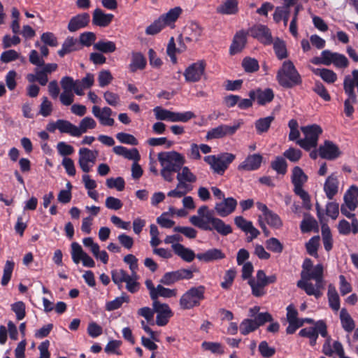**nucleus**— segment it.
Segmentation results:
<instances>
[{
    "label": "nucleus",
    "mask_w": 358,
    "mask_h": 358,
    "mask_svg": "<svg viewBox=\"0 0 358 358\" xmlns=\"http://www.w3.org/2000/svg\"><path fill=\"white\" fill-rule=\"evenodd\" d=\"M198 215H192L189 222L194 226L204 230H215L222 236H227L232 233V228L229 224L214 216V210H210L206 205L201 206L197 210Z\"/></svg>",
    "instance_id": "1"
},
{
    "label": "nucleus",
    "mask_w": 358,
    "mask_h": 358,
    "mask_svg": "<svg viewBox=\"0 0 358 358\" xmlns=\"http://www.w3.org/2000/svg\"><path fill=\"white\" fill-rule=\"evenodd\" d=\"M106 185L108 188H115L117 191H122L124 189L125 182L122 177L110 178L106 180Z\"/></svg>",
    "instance_id": "61"
},
{
    "label": "nucleus",
    "mask_w": 358,
    "mask_h": 358,
    "mask_svg": "<svg viewBox=\"0 0 358 358\" xmlns=\"http://www.w3.org/2000/svg\"><path fill=\"white\" fill-rule=\"evenodd\" d=\"M327 296L331 308L334 311H338L340 308V299L336 287L331 284L328 287Z\"/></svg>",
    "instance_id": "34"
},
{
    "label": "nucleus",
    "mask_w": 358,
    "mask_h": 358,
    "mask_svg": "<svg viewBox=\"0 0 358 358\" xmlns=\"http://www.w3.org/2000/svg\"><path fill=\"white\" fill-rule=\"evenodd\" d=\"M247 31L250 36L265 45H269L273 43L271 31L266 25L262 24H255L250 27Z\"/></svg>",
    "instance_id": "10"
},
{
    "label": "nucleus",
    "mask_w": 358,
    "mask_h": 358,
    "mask_svg": "<svg viewBox=\"0 0 358 358\" xmlns=\"http://www.w3.org/2000/svg\"><path fill=\"white\" fill-rule=\"evenodd\" d=\"M206 69V62L203 60H199L189 65L183 73L185 80L189 83H196L200 80L204 73Z\"/></svg>",
    "instance_id": "11"
},
{
    "label": "nucleus",
    "mask_w": 358,
    "mask_h": 358,
    "mask_svg": "<svg viewBox=\"0 0 358 358\" xmlns=\"http://www.w3.org/2000/svg\"><path fill=\"white\" fill-rule=\"evenodd\" d=\"M323 272L324 268L321 264L308 272L301 271V280L297 282V287L303 289L308 295L319 299L322 295V289L324 288Z\"/></svg>",
    "instance_id": "2"
},
{
    "label": "nucleus",
    "mask_w": 358,
    "mask_h": 358,
    "mask_svg": "<svg viewBox=\"0 0 358 358\" xmlns=\"http://www.w3.org/2000/svg\"><path fill=\"white\" fill-rule=\"evenodd\" d=\"M271 167L279 175H285L287 171V163L285 158L278 156L271 162Z\"/></svg>",
    "instance_id": "38"
},
{
    "label": "nucleus",
    "mask_w": 358,
    "mask_h": 358,
    "mask_svg": "<svg viewBox=\"0 0 358 358\" xmlns=\"http://www.w3.org/2000/svg\"><path fill=\"white\" fill-rule=\"evenodd\" d=\"M225 257V255L222 251L217 248H212L206 250L205 252L196 255V258L200 261L205 262H210L216 260L222 259Z\"/></svg>",
    "instance_id": "25"
},
{
    "label": "nucleus",
    "mask_w": 358,
    "mask_h": 358,
    "mask_svg": "<svg viewBox=\"0 0 358 358\" xmlns=\"http://www.w3.org/2000/svg\"><path fill=\"white\" fill-rule=\"evenodd\" d=\"M96 127V121L91 117H85L82 119L77 126V137H80L83 134L87 131L88 129H94Z\"/></svg>",
    "instance_id": "32"
},
{
    "label": "nucleus",
    "mask_w": 358,
    "mask_h": 358,
    "mask_svg": "<svg viewBox=\"0 0 358 358\" xmlns=\"http://www.w3.org/2000/svg\"><path fill=\"white\" fill-rule=\"evenodd\" d=\"M194 117H195V115L192 111H186L183 113L173 112L171 122H187Z\"/></svg>",
    "instance_id": "53"
},
{
    "label": "nucleus",
    "mask_w": 358,
    "mask_h": 358,
    "mask_svg": "<svg viewBox=\"0 0 358 358\" xmlns=\"http://www.w3.org/2000/svg\"><path fill=\"white\" fill-rule=\"evenodd\" d=\"M146 59L141 52H133L131 62L129 64L131 71L135 72L137 69H143L146 66Z\"/></svg>",
    "instance_id": "35"
},
{
    "label": "nucleus",
    "mask_w": 358,
    "mask_h": 358,
    "mask_svg": "<svg viewBox=\"0 0 358 358\" xmlns=\"http://www.w3.org/2000/svg\"><path fill=\"white\" fill-rule=\"evenodd\" d=\"M181 172L178 171L177 173V180H184L188 182H194L196 180V176L191 172L187 166H182Z\"/></svg>",
    "instance_id": "48"
},
{
    "label": "nucleus",
    "mask_w": 358,
    "mask_h": 358,
    "mask_svg": "<svg viewBox=\"0 0 358 358\" xmlns=\"http://www.w3.org/2000/svg\"><path fill=\"white\" fill-rule=\"evenodd\" d=\"M164 27L165 25L159 17L146 28L145 34L147 35H155L160 32Z\"/></svg>",
    "instance_id": "57"
},
{
    "label": "nucleus",
    "mask_w": 358,
    "mask_h": 358,
    "mask_svg": "<svg viewBox=\"0 0 358 358\" xmlns=\"http://www.w3.org/2000/svg\"><path fill=\"white\" fill-rule=\"evenodd\" d=\"M186 42H197L201 34L202 29L197 23H191L184 31Z\"/></svg>",
    "instance_id": "23"
},
{
    "label": "nucleus",
    "mask_w": 358,
    "mask_h": 358,
    "mask_svg": "<svg viewBox=\"0 0 358 358\" xmlns=\"http://www.w3.org/2000/svg\"><path fill=\"white\" fill-rule=\"evenodd\" d=\"M236 271L234 268L227 270L224 276V281L221 282L223 289H228L231 286L236 277Z\"/></svg>",
    "instance_id": "60"
},
{
    "label": "nucleus",
    "mask_w": 358,
    "mask_h": 358,
    "mask_svg": "<svg viewBox=\"0 0 358 358\" xmlns=\"http://www.w3.org/2000/svg\"><path fill=\"white\" fill-rule=\"evenodd\" d=\"M158 160L162 169L178 173L185 163L182 155L176 151L162 152L158 154Z\"/></svg>",
    "instance_id": "4"
},
{
    "label": "nucleus",
    "mask_w": 358,
    "mask_h": 358,
    "mask_svg": "<svg viewBox=\"0 0 358 358\" xmlns=\"http://www.w3.org/2000/svg\"><path fill=\"white\" fill-rule=\"evenodd\" d=\"M241 124V122H237L233 125L220 124L217 127L208 130L206 136V139L209 141L232 136L240 128Z\"/></svg>",
    "instance_id": "9"
},
{
    "label": "nucleus",
    "mask_w": 358,
    "mask_h": 358,
    "mask_svg": "<svg viewBox=\"0 0 358 358\" xmlns=\"http://www.w3.org/2000/svg\"><path fill=\"white\" fill-rule=\"evenodd\" d=\"M138 275L137 273H131L124 282L126 283V289L131 293H136L140 288V283L138 282Z\"/></svg>",
    "instance_id": "46"
},
{
    "label": "nucleus",
    "mask_w": 358,
    "mask_h": 358,
    "mask_svg": "<svg viewBox=\"0 0 358 358\" xmlns=\"http://www.w3.org/2000/svg\"><path fill=\"white\" fill-rule=\"evenodd\" d=\"M276 79L280 86L288 89L302 83L301 76L291 61L283 62L277 72Z\"/></svg>",
    "instance_id": "3"
},
{
    "label": "nucleus",
    "mask_w": 358,
    "mask_h": 358,
    "mask_svg": "<svg viewBox=\"0 0 358 358\" xmlns=\"http://www.w3.org/2000/svg\"><path fill=\"white\" fill-rule=\"evenodd\" d=\"M273 43L276 57L280 60L287 58V52L285 42L277 38L274 41H273Z\"/></svg>",
    "instance_id": "45"
},
{
    "label": "nucleus",
    "mask_w": 358,
    "mask_h": 358,
    "mask_svg": "<svg viewBox=\"0 0 358 358\" xmlns=\"http://www.w3.org/2000/svg\"><path fill=\"white\" fill-rule=\"evenodd\" d=\"M171 248L176 255L187 262H192L196 257L192 250L185 248L180 243L173 244Z\"/></svg>",
    "instance_id": "24"
},
{
    "label": "nucleus",
    "mask_w": 358,
    "mask_h": 358,
    "mask_svg": "<svg viewBox=\"0 0 358 358\" xmlns=\"http://www.w3.org/2000/svg\"><path fill=\"white\" fill-rule=\"evenodd\" d=\"M235 158V155L224 152L217 155L206 156L203 159L210 165L214 173L222 176Z\"/></svg>",
    "instance_id": "6"
},
{
    "label": "nucleus",
    "mask_w": 358,
    "mask_h": 358,
    "mask_svg": "<svg viewBox=\"0 0 358 358\" xmlns=\"http://www.w3.org/2000/svg\"><path fill=\"white\" fill-rule=\"evenodd\" d=\"M155 118L158 120H164L171 122L173 112L167 109H164L160 106H156L153 109Z\"/></svg>",
    "instance_id": "51"
},
{
    "label": "nucleus",
    "mask_w": 358,
    "mask_h": 358,
    "mask_svg": "<svg viewBox=\"0 0 358 358\" xmlns=\"http://www.w3.org/2000/svg\"><path fill=\"white\" fill-rule=\"evenodd\" d=\"M258 348L261 355L264 358H270L275 353V349L273 347H270L265 341L259 343Z\"/></svg>",
    "instance_id": "59"
},
{
    "label": "nucleus",
    "mask_w": 358,
    "mask_h": 358,
    "mask_svg": "<svg viewBox=\"0 0 358 358\" xmlns=\"http://www.w3.org/2000/svg\"><path fill=\"white\" fill-rule=\"evenodd\" d=\"M262 159L263 157L260 154L250 155L238 165V169L246 171L257 170L261 166Z\"/></svg>",
    "instance_id": "19"
},
{
    "label": "nucleus",
    "mask_w": 358,
    "mask_h": 358,
    "mask_svg": "<svg viewBox=\"0 0 358 358\" xmlns=\"http://www.w3.org/2000/svg\"><path fill=\"white\" fill-rule=\"evenodd\" d=\"M234 223L238 228L247 234L248 231L255 228L251 221L245 220L243 216L235 217Z\"/></svg>",
    "instance_id": "54"
},
{
    "label": "nucleus",
    "mask_w": 358,
    "mask_h": 358,
    "mask_svg": "<svg viewBox=\"0 0 358 358\" xmlns=\"http://www.w3.org/2000/svg\"><path fill=\"white\" fill-rule=\"evenodd\" d=\"M113 77L108 70H102L98 76L99 85L101 87L108 85L113 80Z\"/></svg>",
    "instance_id": "63"
},
{
    "label": "nucleus",
    "mask_w": 358,
    "mask_h": 358,
    "mask_svg": "<svg viewBox=\"0 0 358 358\" xmlns=\"http://www.w3.org/2000/svg\"><path fill=\"white\" fill-rule=\"evenodd\" d=\"M254 93L255 94V99H257L258 104L262 106L271 102L274 98L273 92L270 88L265 89L264 90L257 89L254 90Z\"/></svg>",
    "instance_id": "29"
},
{
    "label": "nucleus",
    "mask_w": 358,
    "mask_h": 358,
    "mask_svg": "<svg viewBox=\"0 0 358 358\" xmlns=\"http://www.w3.org/2000/svg\"><path fill=\"white\" fill-rule=\"evenodd\" d=\"M248 284L251 287L252 294L256 296L259 297L266 294L264 287L267 285L266 280V273L263 270H259L256 274V280L250 278L248 280Z\"/></svg>",
    "instance_id": "15"
},
{
    "label": "nucleus",
    "mask_w": 358,
    "mask_h": 358,
    "mask_svg": "<svg viewBox=\"0 0 358 358\" xmlns=\"http://www.w3.org/2000/svg\"><path fill=\"white\" fill-rule=\"evenodd\" d=\"M237 204V201L234 198H224L222 201L215 203V211L219 216L225 217L234 212Z\"/></svg>",
    "instance_id": "16"
},
{
    "label": "nucleus",
    "mask_w": 358,
    "mask_h": 358,
    "mask_svg": "<svg viewBox=\"0 0 358 358\" xmlns=\"http://www.w3.org/2000/svg\"><path fill=\"white\" fill-rule=\"evenodd\" d=\"M301 131L305 135L303 139H299L296 141V144L306 150H310L315 148L317 145L319 136L322 134V129L317 124L302 127Z\"/></svg>",
    "instance_id": "7"
},
{
    "label": "nucleus",
    "mask_w": 358,
    "mask_h": 358,
    "mask_svg": "<svg viewBox=\"0 0 358 358\" xmlns=\"http://www.w3.org/2000/svg\"><path fill=\"white\" fill-rule=\"evenodd\" d=\"M320 156L323 159L333 160L341 155L338 147L330 141H325L323 145L319 148Z\"/></svg>",
    "instance_id": "18"
},
{
    "label": "nucleus",
    "mask_w": 358,
    "mask_h": 358,
    "mask_svg": "<svg viewBox=\"0 0 358 358\" xmlns=\"http://www.w3.org/2000/svg\"><path fill=\"white\" fill-rule=\"evenodd\" d=\"M319 245H320V236H315L312 237L306 245L308 253L311 256L316 257L317 255V251Z\"/></svg>",
    "instance_id": "56"
},
{
    "label": "nucleus",
    "mask_w": 358,
    "mask_h": 358,
    "mask_svg": "<svg viewBox=\"0 0 358 358\" xmlns=\"http://www.w3.org/2000/svg\"><path fill=\"white\" fill-rule=\"evenodd\" d=\"M340 319L342 327L347 332H351L355 327L354 320L345 308H342L340 312Z\"/></svg>",
    "instance_id": "36"
},
{
    "label": "nucleus",
    "mask_w": 358,
    "mask_h": 358,
    "mask_svg": "<svg viewBox=\"0 0 358 358\" xmlns=\"http://www.w3.org/2000/svg\"><path fill=\"white\" fill-rule=\"evenodd\" d=\"M129 274L123 269H113L111 271V278L113 282L117 285L119 289L122 287V283L129 277Z\"/></svg>",
    "instance_id": "40"
},
{
    "label": "nucleus",
    "mask_w": 358,
    "mask_h": 358,
    "mask_svg": "<svg viewBox=\"0 0 358 358\" xmlns=\"http://www.w3.org/2000/svg\"><path fill=\"white\" fill-rule=\"evenodd\" d=\"M94 48L103 53H112L116 50V45L110 41H99L94 44Z\"/></svg>",
    "instance_id": "42"
},
{
    "label": "nucleus",
    "mask_w": 358,
    "mask_h": 358,
    "mask_svg": "<svg viewBox=\"0 0 358 358\" xmlns=\"http://www.w3.org/2000/svg\"><path fill=\"white\" fill-rule=\"evenodd\" d=\"M266 248L275 253H281L283 250L282 244L275 238H270L266 241Z\"/></svg>",
    "instance_id": "58"
},
{
    "label": "nucleus",
    "mask_w": 358,
    "mask_h": 358,
    "mask_svg": "<svg viewBox=\"0 0 358 358\" xmlns=\"http://www.w3.org/2000/svg\"><path fill=\"white\" fill-rule=\"evenodd\" d=\"M152 307L157 313L156 324L161 327L166 325L169 319L173 315L169 305L155 300L152 301Z\"/></svg>",
    "instance_id": "14"
},
{
    "label": "nucleus",
    "mask_w": 358,
    "mask_h": 358,
    "mask_svg": "<svg viewBox=\"0 0 358 358\" xmlns=\"http://www.w3.org/2000/svg\"><path fill=\"white\" fill-rule=\"evenodd\" d=\"M206 287L203 285L193 287L185 292L180 299V306L183 310H189L199 306L204 299Z\"/></svg>",
    "instance_id": "5"
},
{
    "label": "nucleus",
    "mask_w": 358,
    "mask_h": 358,
    "mask_svg": "<svg viewBox=\"0 0 358 358\" xmlns=\"http://www.w3.org/2000/svg\"><path fill=\"white\" fill-rule=\"evenodd\" d=\"M358 86V69L353 70L351 75L345 76L343 89L345 93L353 100L357 99L355 87Z\"/></svg>",
    "instance_id": "17"
},
{
    "label": "nucleus",
    "mask_w": 358,
    "mask_h": 358,
    "mask_svg": "<svg viewBox=\"0 0 358 358\" xmlns=\"http://www.w3.org/2000/svg\"><path fill=\"white\" fill-rule=\"evenodd\" d=\"M242 66L248 73L257 71L259 69L258 61L255 58L247 57L243 59Z\"/></svg>",
    "instance_id": "50"
},
{
    "label": "nucleus",
    "mask_w": 358,
    "mask_h": 358,
    "mask_svg": "<svg viewBox=\"0 0 358 358\" xmlns=\"http://www.w3.org/2000/svg\"><path fill=\"white\" fill-rule=\"evenodd\" d=\"M324 191L329 199H332L338 191V180L336 173L331 174L324 185Z\"/></svg>",
    "instance_id": "22"
},
{
    "label": "nucleus",
    "mask_w": 358,
    "mask_h": 358,
    "mask_svg": "<svg viewBox=\"0 0 358 358\" xmlns=\"http://www.w3.org/2000/svg\"><path fill=\"white\" fill-rule=\"evenodd\" d=\"M248 31L240 30L234 36L229 52L231 55H235L242 51L247 43Z\"/></svg>",
    "instance_id": "20"
},
{
    "label": "nucleus",
    "mask_w": 358,
    "mask_h": 358,
    "mask_svg": "<svg viewBox=\"0 0 358 358\" xmlns=\"http://www.w3.org/2000/svg\"><path fill=\"white\" fill-rule=\"evenodd\" d=\"M274 120V116L270 115L266 117L259 118L255 122V128L259 134L266 132Z\"/></svg>",
    "instance_id": "39"
},
{
    "label": "nucleus",
    "mask_w": 358,
    "mask_h": 358,
    "mask_svg": "<svg viewBox=\"0 0 358 358\" xmlns=\"http://www.w3.org/2000/svg\"><path fill=\"white\" fill-rule=\"evenodd\" d=\"M57 129L62 134H68L71 136L77 137V126L65 120H57Z\"/></svg>",
    "instance_id": "33"
},
{
    "label": "nucleus",
    "mask_w": 358,
    "mask_h": 358,
    "mask_svg": "<svg viewBox=\"0 0 358 358\" xmlns=\"http://www.w3.org/2000/svg\"><path fill=\"white\" fill-rule=\"evenodd\" d=\"M292 182L294 187L303 186L308 180V176L299 166H294L292 171Z\"/></svg>",
    "instance_id": "31"
},
{
    "label": "nucleus",
    "mask_w": 358,
    "mask_h": 358,
    "mask_svg": "<svg viewBox=\"0 0 358 358\" xmlns=\"http://www.w3.org/2000/svg\"><path fill=\"white\" fill-rule=\"evenodd\" d=\"M177 294L176 289H171L169 288H166L161 285H158L156 287L155 295H156V301H159L158 298L159 296L164 298H171L173 296H176Z\"/></svg>",
    "instance_id": "55"
},
{
    "label": "nucleus",
    "mask_w": 358,
    "mask_h": 358,
    "mask_svg": "<svg viewBox=\"0 0 358 358\" xmlns=\"http://www.w3.org/2000/svg\"><path fill=\"white\" fill-rule=\"evenodd\" d=\"M97 151H92L88 148H82L79 150V166L85 173L90 171L91 167L95 163Z\"/></svg>",
    "instance_id": "13"
},
{
    "label": "nucleus",
    "mask_w": 358,
    "mask_h": 358,
    "mask_svg": "<svg viewBox=\"0 0 358 358\" xmlns=\"http://www.w3.org/2000/svg\"><path fill=\"white\" fill-rule=\"evenodd\" d=\"M257 329V324L252 319H245L240 324V331L243 335H248Z\"/></svg>",
    "instance_id": "52"
},
{
    "label": "nucleus",
    "mask_w": 358,
    "mask_h": 358,
    "mask_svg": "<svg viewBox=\"0 0 358 358\" xmlns=\"http://www.w3.org/2000/svg\"><path fill=\"white\" fill-rule=\"evenodd\" d=\"M219 13L224 15H233L238 12L237 1H224L217 8Z\"/></svg>",
    "instance_id": "41"
},
{
    "label": "nucleus",
    "mask_w": 358,
    "mask_h": 358,
    "mask_svg": "<svg viewBox=\"0 0 358 358\" xmlns=\"http://www.w3.org/2000/svg\"><path fill=\"white\" fill-rule=\"evenodd\" d=\"M283 156L292 162H297L301 159L302 152L299 149L289 148L284 152Z\"/></svg>",
    "instance_id": "64"
},
{
    "label": "nucleus",
    "mask_w": 358,
    "mask_h": 358,
    "mask_svg": "<svg viewBox=\"0 0 358 358\" xmlns=\"http://www.w3.org/2000/svg\"><path fill=\"white\" fill-rule=\"evenodd\" d=\"M304 216L305 217L300 224V228L303 233L309 232L317 227V222L313 217L309 214H305Z\"/></svg>",
    "instance_id": "44"
},
{
    "label": "nucleus",
    "mask_w": 358,
    "mask_h": 358,
    "mask_svg": "<svg viewBox=\"0 0 358 358\" xmlns=\"http://www.w3.org/2000/svg\"><path fill=\"white\" fill-rule=\"evenodd\" d=\"M113 18V15L105 14L101 9L96 8L93 13L92 22L95 25L104 27L111 22Z\"/></svg>",
    "instance_id": "27"
},
{
    "label": "nucleus",
    "mask_w": 358,
    "mask_h": 358,
    "mask_svg": "<svg viewBox=\"0 0 358 358\" xmlns=\"http://www.w3.org/2000/svg\"><path fill=\"white\" fill-rule=\"evenodd\" d=\"M192 278L193 273L191 270L182 268L164 273L160 279V282L165 285H171L180 280H189Z\"/></svg>",
    "instance_id": "12"
},
{
    "label": "nucleus",
    "mask_w": 358,
    "mask_h": 358,
    "mask_svg": "<svg viewBox=\"0 0 358 358\" xmlns=\"http://www.w3.org/2000/svg\"><path fill=\"white\" fill-rule=\"evenodd\" d=\"M319 334L322 337H327V327L323 320H319L315 323V327L303 328L300 330L299 335L301 337L310 339V345L314 346L316 344Z\"/></svg>",
    "instance_id": "8"
},
{
    "label": "nucleus",
    "mask_w": 358,
    "mask_h": 358,
    "mask_svg": "<svg viewBox=\"0 0 358 358\" xmlns=\"http://www.w3.org/2000/svg\"><path fill=\"white\" fill-rule=\"evenodd\" d=\"M178 183L176 188L168 192L167 196L170 197L181 198L187 192L192 189L190 185L186 183V181L178 180Z\"/></svg>",
    "instance_id": "30"
},
{
    "label": "nucleus",
    "mask_w": 358,
    "mask_h": 358,
    "mask_svg": "<svg viewBox=\"0 0 358 358\" xmlns=\"http://www.w3.org/2000/svg\"><path fill=\"white\" fill-rule=\"evenodd\" d=\"M90 15L87 13H83L73 17L68 24V29L71 32L76 31L77 30L85 27L90 22Z\"/></svg>",
    "instance_id": "21"
},
{
    "label": "nucleus",
    "mask_w": 358,
    "mask_h": 358,
    "mask_svg": "<svg viewBox=\"0 0 358 358\" xmlns=\"http://www.w3.org/2000/svg\"><path fill=\"white\" fill-rule=\"evenodd\" d=\"M313 73L319 76L324 82L334 83L337 80V75L332 70L328 69H315Z\"/></svg>",
    "instance_id": "37"
},
{
    "label": "nucleus",
    "mask_w": 358,
    "mask_h": 358,
    "mask_svg": "<svg viewBox=\"0 0 358 358\" xmlns=\"http://www.w3.org/2000/svg\"><path fill=\"white\" fill-rule=\"evenodd\" d=\"M182 8L180 7H175L170 9L166 14H164L159 17L164 24L166 26L173 27V24L178 20L180 14L182 13Z\"/></svg>",
    "instance_id": "28"
},
{
    "label": "nucleus",
    "mask_w": 358,
    "mask_h": 358,
    "mask_svg": "<svg viewBox=\"0 0 358 358\" xmlns=\"http://www.w3.org/2000/svg\"><path fill=\"white\" fill-rule=\"evenodd\" d=\"M264 218L271 227L280 228L282 224L280 217L271 210L264 216Z\"/></svg>",
    "instance_id": "62"
},
{
    "label": "nucleus",
    "mask_w": 358,
    "mask_h": 358,
    "mask_svg": "<svg viewBox=\"0 0 358 358\" xmlns=\"http://www.w3.org/2000/svg\"><path fill=\"white\" fill-rule=\"evenodd\" d=\"M87 253L85 252L80 246V245L76 242H73L71 244V257L75 264H78L84 255Z\"/></svg>",
    "instance_id": "49"
},
{
    "label": "nucleus",
    "mask_w": 358,
    "mask_h": 358,
    "mask_svg": "<svg viewBox=\"0 0 358 358\" xmlns=\"http://www.w3.org/2000/svg\"><path fill=\"white\" fill-rule=\"evenodd\" d=\"M80 49V45L76 38L67 37L62 44V48L58 51V55L63 57L65 55Z\"/></svg>",
    "instance_id": "26"
},
{
    "label": "nucleus",
    "mask_w": 358,
    "mask_h": 358,
    "mask_svg": "<svg viewBox=\"0 0 358 358\" xmlns=\"http://www.w3.org/2000/svg\"><path fill=\"white\" fill-rule=\"evenodd\" d=\"M15 262L12 260H7L6 262L3 273L1 278V284L2 286H6L12 276V273L14 269Z\"/></svg>",
    "instance_id": "47"
},
{
    "label": "nucleus",
    "mask_w": 358,
    "mask_h": 358,
    "mask_svg": "<svg viewBox=\"0 0 358 358\" xmlns=\"http://www.w3.org/2000/svg\"><path fill=\"white\" fill-rule=\"evenodd\" d=\"M355 194L358 196V187L355 185H352L349 189L348 192L344 196L345 204L346 208H348L350 210H355L357 208L356 202L355 201L354 198L352 194Z\"/></svg>",
    "instance_id": "43"
}]
</instances>
